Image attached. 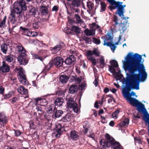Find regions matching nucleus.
I'll return each mask as SVG.
<instances>
[{
  "label": "nucleus",
  "instance_id": "e433bc0d",
  "mask_svg": "<svg viewBox=\"0 0 149 149\" xmlns=\"http://www.w3.org/2000/svg\"><path fill=\"white\" fill-rule=\"evenodd\" d=\"M82 38L83 40L85 42L86 44H91L92 42V39L91 38L86 37L84 36H82Z\"/></svg>",
  "mask_w": 149,
  "mask_h": 149
},
{
  "label": "nucleus",
  "instance_id": "f3484780",
  "mask_svg": "<svg viewBox=\"0 0 149 149\" xmlns=\"http://www.w3.org/2000/svg\"><path fill=\"white\" fill-rule=\"evenodd\" d=\"M40 11L42 15H48L49 12L47 7L42 5L40 7Z\"/></svg>",
  "mask_w": 149,
  "mask_h": 149
},
{
  "label": "nucleus",
  "instance_id": "9b49d317",
  "mask_svg": "<svg viewBox=\"0 0 149 149\" xmlns=\"http://www.w3.org/2000/svg\"><path fill=\"white\" fill-rule=\"evenodd\" d=\"M81 3V0H72L70 7L71 10H74L76 8H77L80 6Z\"/></svg>",
  "mask_w": 149,
  "mask_h": 149
},
{
  "label": "nucleus",
  "instance_id": "2f4dec72",
  "mask_svg": "<svg viewBox=\"0 0 149 149\" xmlns=\"http://www.w3.org/2000/svg\"><path fill=\"white\" fill-rule=\"evenodd\" d=\"M5 61L11 63L13 60V56L12 54H10L4 56Z\"/></svg>",
  "mask_w": 149,
  "mask_h": 149
},
{
  "label": "nucleus",
  "instance_id": "6ab92c4d",
  "mask_svg": "<svg viewBox=\"0 0 149 149\" xmlns=\"http://www.w3.org/2000/svg\"><path fill=\"white\" fill-rule=\"evenodd\" d=\"M86 56H92L93 55H94L97 57L100 56L99 52L97 51L96 49H94L92 51L90 50H88L86 52Z\"/></svg>",
  "mask_w": 149,
  "mask_h": 149
},
{
  "label": "nucleus",
  "instance_id": "864d4df0",
  "mask_svg": "<svg viewBox=\"0 0 149 149\" xmlns=\"http://www.w3.org/2000/svg\"><path fill=\"white\" fill-rule=\"evenodd\" d=\"M119 112V111L118 110H116L112 114V116L113 118H117Z\"/></svg>",
  "mask_w": 149,
  "mask_h": 149
},
{
  "label": "nucleus",
  "instance_id": "c9c22d12",
  "mask_svg": "<svg viewBox=\"0 0 149 149\" xmlns=\"http://www.w3.org/2000/svg\"><path fill=\"white\" fill-rule=\"evenodd\" d=\"M84 32L87 36H93L95 34V32L93 30H90L88 29L85 30Z\"/></svg>",
  "mask_w": 149,
  "mask_h": 149
},
{
  "label": "nucleus",
  "instance_id": "dca6fc26",
  "mask_svg": "<svg viewBox=\"0 0 149 149\" xmlns=\"http://www.w3.org/2000/svg\"><path fill=\"white\" fill-rule=\"evenodd\" d=\"M79 136L78 133L75 130H72L70 132V138L74 141H75L79 139Z\"/></svg>",
  "mask_w": 149,
  "mask_h": 149
},
{
  "label": "nucleus",
  "instance_id": "0eeeda50",
  "mask_svg": "<svg viewBox=\"0 0 149 149\" xmlns=\"http://www.w3.org/2000/svg\"><path fill=\"white\" fill-rule=\"evenodd\" d=\"M51 61L54 65L57 68L60 67L63 64V60L61 57L56 56L54 57Z\"/></svg>",
  "mask_w": 149,
  "mask_h": 149
},
{
  "label": "nucleus",
  "instance_id": "4be33fe9",
  "mask_svg": "<svg viewBox=\"0 0 149 149\" xmlns=\"http://www.w3.org/2000/svg\"><path fill=\"white\" fill-rule=\"evenodd\" d=\"M66 91L64 89L61 88H58L56 91L55 94L58 96L64 97Z\"/></svg>",
  "mask_w": 149,
  "mask_h": 149
},
{
  "label": "nucleus",
  "instance_id": "f704fd0d",
  "mask_svg": "<svg viewBox=\"0 0 149 149\" xmlns=\"http://www.w3.org/2000/svg\"><path fill=\"white\" fill-rule=\"evenodd\" d=\"M87 59L91 62L93 65L95 66L96 64V61L94 57L91 56H86Z\"/></svg>",
  "mask_w": 149,
  "mask_h": 149
},
{
  "label": "nucleus",
  "instance_id": "a878e982",
  "mask_svg": "<svg viewBox=\"0 0 149 149\" xmlns=\"http://www.w3.org/2000/svg\"><path fill=\"white\" fill-rule=\"evenodd\" d=\"M34 100L36 102V103H38L39 102L41 106H44L47 103L46 102V100L45 99H42L41 98H35Z\"/></svg>",
  "mask_w": 149,
  "mask_h": 149
},
{
  "label": "nucleus",
  "instance_id": "58836bf2",
  "mask_svg": "<svg viewBox=\"0 0 149 149\" xmlns=\"http://www.w3.org/2000/svg\"><path fill=\"white\" fill-rule=\"evenodd\" d=\"M40 105H36V111L38 112L39 115H42L43 113L42 109Z\"/></svg>",
  "mask_w": 149,
  "mask_h": 149
},
{
  "label": "nucleus",
  "instance_id": "423d86ee",
  "mask_svg": "<svg viewBox=\"0 0 149 149\" xmlns=\"http://www.w3.org/2000/svg\"><path fill=\"white\" fill-rule=\"evenodd\" d=\"M112 39L113 38L111 36H109L108 38L105 39L104 40L103 45L104 46L106 45L107 47H110L111 49L114 52L116 48V47L115 45L114 44H113Z\"/></svg>",
  "mask_w": 149,
  "mask_h": 149
},
{
  "label": "nucleus",
  "instance_id": "bb28decb",
  "mask_svg": "<svg viewBox=\"0 0 149 149\" xmlns=\"http://www.w3.org/2000/svg\"><path fill=\"white\" fill-rule=\"evenodd\" d=\"M55 105L54 104H51L47 108V111L48 113H51L56 110Z\"/></svg>",
  "mask_w": 149,
  "mask_h": 149
},
{
  "label": "nucleus",
  "instance_id": "49530a36",
  "mask_svg": "<svg viewBox=\"0 0 149 149\" xmlns=\"http://www.w3.org/2000/svg\"><path fill=\"white\" fill-rule=\"evenodd\" d=\"M20 29L22 30L23 31L26 32L27 35L28 36H29V34H30L31 35V33L29 31V29L28 28H25L21 26L20 27Z\"/></svg>",
  "mask_w": 149,
  "mask_h": 149
},
{
  "label": "nucleus",
  "instance_id": "603ef678",
  "mask_svg": "<svg viewBox=\"0 0 149 149\" xmlns=\"http://www.w3.org/2000/svg\"><path fill=\"white\" fill-rule=\"evenodd\" d=\"M109 70L111 73H113L115 72V68L114 67L110 65L109 66Z\"/></svg>",
  "mask_w": 149,
  "mask_h": 149
},
{
  "label": "nucleus",
  "instance_id": "69168bd1",
  "mask_svg": "<svg viewBox=\"0 0 149 149\" xmlns=\"http://www.w3.org/2000/svg\"><path fill=\"white\" fill-rule=\"evenodd\" d=\"M58 7L56 6H54L52 8V10L57 11L58 10Z\"/></svg>",
  "mask_w": 149,
  "mask_h": 149
},
{
  "label": "nucleus",
  "instance_id": "b1692460",
  "mask_svg": "<svg viewBox=\"0 0 149 149\" xmlns=\"http://www.w3.org/2000/svg\"><path fill=\"white\" fill-rule=\"evenodd\" d=\"M18 79L23 84L27 85L28 84L29 82L26 79L25 75H23V76H21V77H19Z\"/></svg>",
  "mask_w": 149,
  "mask_h": 149
},
{
  "label": "nucleus",
  "instance_id": "e2e57ef3",
  "mask_svg": "<svg viewBox=\"0 0 149 149\" xmlns=\"http://www.w3.org/2000/svg\"><path fill=\"white\" fill-rule=\"evenodd\" d=\"M75 79L74 81H76L77 83H80L81 82V80L79 77H77V76L75 75Z\"/></svg>",
  "mask_w": 149,
  "mask_h": 149
},
{
  "label": "nucleus",
  "instance_id": "79ce46f5",
  "mask_svg": "<svg viewBox=\"0 0 149 149\" xmlns=\"http://www.w3.org/2000/svg\"><path fill=\"white\" fill-rule=\"evenodd\" d=\"M14 94V92L13 91H10L7 94H5L3 95L4 99H8L10 97Z\"/></svg>",
  "mask_w": 149,
  "mask_h": 149
},
{
  "label": "nucleus",
  "instance_id": "052dcab7",
  "mask_svg": "<svg viewBox=\"0 0 149 149\" xmlns=\"http://www.w3.org/2000/svg\"><path fill=\"white\" fill-rule=\"evenodd\" d=\"M76 72L79 74L81 73V71L80 70V68L78 66H75Z\"/></svg>",
  "mask_w": 149,
  "mask_h": 149
},
{
  "label": "nucleus",
  "instance_id": "4c0bfd02",
  "mask_svg": "<svg viewBox=\"0 0 149 149\" xmlns=\"http://www.w3.org/2000/svg\"><path fill=\"white\" fill-rule=\"evenodd\" d=\"M15 70L16 72L18 73L19 77H21V76H23V75H24L23 72V68L22 67L19 68H16Z\"/></svg>",
  "mask_w": 149,
  "mask_h": 149
},
{
  "label": "nucleus",
  "instance_id": "4d7b16f0",
  "mask_svg": "<svg viewBox=\"0 0 149 149\" xmlns=\"http://www.w3.org/2000/svg\"><path fill=\"white\" fill-rule=\"evenodd\" d=\"M39 22H35L33 23L32 24V26L33 28H34L35 29H38L39 26Z\"/></svg>",
  "mask_w": 149,
  "mask_h": 149
},
{
  "label": "nucleus",
  "instance_id": "2eb2a0df",
  "mask_svg": "<svg viewBox=\"0 0 149 149\" xmlns=\"http://www.w3.org/2000/svg\"><path fill=\"white\" fill-rule=\"evenodd\" d=\"M81 29L79 27L75 26H72L71 28V29L70 30V32H69V30H67L66 32L68 34H70L72 35L73 33L71 31H73L75 32L77 35H78L80 33Z\"/></svg>",
  "mask_w": 149,
  "mask_h": 149
},
{
  "label": "nucleus",
  "instance_id": "473e14b6",
  "mask_svg": "<svg viewBox=\"0 0 149 149\" xmlns=\"http://www.w3.org/2000/svg\"><path fill=\"white\" fill-rule=\"evenodd\" d=\"M129 122V120L128 118H126L123 121L121 122L118 125L120 127H124L125 126H127Z\"/></svg>",
  "mask_w": 149,
  "mask_h": 149
},
{
  "label": "nucleus",
  "instance_id": "a18cd8bd",
  "mask_svg": "<svg viewBox=\"0 0 149 149\" xmlns=\"http://www.w3.org/2000/svg\"><path fill=\"white\" fill-rule=\"evenodd\" d=\"M92 41L93 43L97 45H99L101 43V41L100 39L95 37H93L92 38Z\"/></svg>",
  "mask_w": 149,
  "mask_h": 149
},
{
  "label": "nucleus",
  "instance_id": "f8f14e48",
  "mask_svg": "<svg viewBox=\"0 0 149 149\" xmlns=\"http://www.w3.org/2000/svg\"><path fill=\"white\" fill-rule=\"evenodd\" d=\"M10 70V66L7 64L6 61H3L2 63V65L0 67V71L3 73L8 72Z\"/></svg>",
  "mask_w": 149,
  "mask_h": 149
},
{
  "label": "nucleus",
  "instance_id": "7c9ffc66",
  "mask_svg": "<svg viewBox=\"0 0 149 149\" xmlns=\"http://www.w3.org/2000/svg\"><path fill=\"white\" fill-rule=\"evenodd\" d=\"M63 112L61 110H57L56 109L54 114V116L55 118H57L60 117L63 113Z\"/></svg>",
  "mask_w": 149,
  "mask_h": 149
},
{
  "label": "nucleus",
  "instance_id": "cd10ccee",
  "mask_svg": "<svg viewBox=\"0 0 149 149\" xmlns=\"http://www.w3.org/2000/svg\"><path fill=\"white\" fill-rule=\"evenodd\" d=\"M62 125L58 123L56 125L55 130L57 133V134L56 135V136L58 134L60 135L61 133Z\"/></svg>",
  "mask_w": 149,
  "mask_h": 149
},
{
  "label": "nucleus",
  "instance_id": "c03bdc74",
  "mask_svg": "<svg viewBox=\"0 0 149 149\" xmlns=\"http://www.w3.org/2000/svg\"><path fill=\"white\" fill-rule=\"evenodd\" d=\"M118 24H116L113 23V25L111 27V30L113 32H116L118 30Z\"/></svg>",
  "mask_w": 149,
  "mask_h": 149
},
{
  "label": "nucleus",
  "instance_id": "a211bd4d",
  "mask_svg": "<svg viewBox=\"0 0 149 149\" xmlns=\"http://www.w3.org/2000/svg\"><path fill=\"white\" fill-rule=\"evenodd\" d=\"M72 117V114L69 113H67L61 120V121L64 122L70 121Z\"/></svg>",
  "mask_w": 149,
  "mask_h": 149
},
{
  "label": "nucleus",
  "instance_id": "6e6552de",
  "mask_svg": "<svg viewBox=\"0 0 149 149\" xmlns=\"http://www.w3.org/2000/svg\"><path fill=\"white\" fill-rule=\"evenodd\" d=\"M15 45L17 49L18 53L20 54L19 56H24L27 55L25 49L21 43H18V44H15Z\"/></svg>",
  "mask_w": 149,
  "mask_h": 149
},
{
  "label": "nucleus",
  "instance_id": "7ed1b4c3",
  "mask_svg": "<svg viewBox=\"0 0 149 149\" xmlns=\"http://www.w3.org/2000/svg\"><path fill=\"white\" fill-rule=\"evenodd\" d=\"M111 5L108 7L111 11L115 10L117 8V10L116 14H118L120 17L124 16V8L125 7L126 5H122L123 3L119 1L116 2L115 0H107Z\"/></svg>",
  "mask_w": 149,
  "mask_h": 149
},
{
  "label": "nucleus",
  "instance_id": "5fc2aeb1",
  "mask_svg": "<svg viewBox=\"0 0 149 149\" xmlns=\"http://www.w3.org/2000/svg\"><path fill=\"white\" fill-rule=\"evenodd\" d=\"M13 130L15 132V136L17 137L20 136L22 133L19 130H16L13 129Z\"/></svg>",
  "mask_w": 149,
  "mask_h": 149
},
{
  "label": "nucleus",
  "instance_id": "a19ab883",
  "mask_svg": "<svg viewBox=\"0 0 149 149\" xmlns=\"http://www.w3.org/2000/svg\"><path fill=\"white\" fill-rule=\"evenodd\" d=\"M110 63L111 65L114 67L115 68H117L118 67L117 62L115 60L111 61Z\"/></svg>",
  "mask_w": 149,
  "mask_h": 149
},
{
  "label": "nucleus",
  "instance_id": "1a4fd4ad",
  "mask_svg": "<svg viewBox=\"0 0 149 149\" xmlns=\"http://www.w3.org/2000/svg\"><path fill=\"white\" fill-rule=\"evenodd\" d=\"M29 58L27 55L24 56H19L18 61L20 65H26L29 62Z\"/></svg>",
  "mask_w": 149,
  "mask_h": 149
},
{
  "label": "nucleus",
  "instance_id": "20e7f679",
  "mask_svg": "<svg viewBox=\"0 0 149 149\" xmlns=\"http://www.w3.org/2000/svg\"><path fill=\"white\" fill-rule=\"evenodd\" d=\"M105 139H102L100 141V145H102L103 148H109L116 141L115 139L109 134L106 133L105 135Z\"/></svg>",
  "mask_w": 149,
  "mask_h": 149
},
{
  "label": "nucleus",
  "instance_id": "aec40b11",
  "mask_svg": "<svg viewBox=\"0 0 149 149\" xmlns=\"http://www.w3.org/2000/svg\"><path fill=\"white\" fill-rule=\"evenodd\" d=\"M78 91V86L75 85H72L70 86L69 89V93L71 94H74L77 92Z\"/></svg>",
  "mask_w": 149,
  "mask_h": 149
},
{
  "label": "nucleus",
  "instance_id": "72a5a7b5",
  "mask_svg": "<svg viewBox=\"0 0 149 149\" xmlns=\"http://www.w3.org/2000/svg\"><path fill=\"white\" fill-rule=\"evenodd\" d=\"M7 17L5 16L3 20H0V28H5L6 27V21Z\"/></svg>",
  "mask_w": 149,
  "mask_h": 149
},
{
  "label": "nucleus",
  "instance_id": "3c124183",
  "mask_svg": "<svg viewBox=\"0 0 149 149\" xmlns=\"http://www.w3.org/2000/svg\"><path fill=\"white\" fill-rule=\"evenodd\" d=\"M119 25L122 28L121 29L123 31V33L126 30L127 27L126 25L123 23H120Z\"/></svg>",
  "mask_w": 149,
  "mask_h": 149
},
{
  "label": "nucleus",
  "instance_id": "774afa93",
  "mask_svg": "<svg viewBox=\"0 0 149 149\" xmlns=\"http://www.w3.org/2000/svg\"><path fill=\"white\" fill-rule=\"evenodd\" d=\"M109 91V89L107 87L105 88L104 90V92L105 93H108Z\"/></svg>",
  "mask_w": 149,
  "mask_h": 149
},
{
  "label": "nucleus",
  "instance_id": "f257e3e1",
  "mask_svg": "<svg viewBox=\"0 0 149 149\" xmlns=\"http://www.w3.org/2000/svg\"><path fill=\"white\" fill-rule=\"evenodd\" d=\"M125 60L123 61V67L129 74H128L125 81V86L122 91L123 95L130 104L136 108L139 112L147 113L144 105L135 98L131 97L135 95V93L133 91L130 93L132 89L139 90L140 82L144 81L147 77V74L143 64V61H141V56L137 53L133 54L130 52L126 57Z\"/></svg>",
  "mask_w": 149,
  "mask_h": 149
},
{
  "label": "nucleus",
  "instance_id": "4468645a",
  "mask_svg": "<svg viewBox=\"0 0 149 149\" xmlns=\"http://www.w3.org/2000/svg\"><path fill=\"white\" fill-rule=\"evenodd\" d=\"M10 47L9 44L3 43L1 45V51L3 54H6L9 52Z\"/></svg>",
  "mask_w": 149,
  "mask_h": 149
},
{
  "label": "nucleus",
  "instance_id": "de8ad7c7",
  "mask_svg": "<svg viewBox=\"0 0 149 149\" xmlns=\"http://www.w3.org/2000/svg\"><path fill=\"white\" fill-rule=\"evenodd\" d=\"M75 75H76L75 74H74V75H69L68 77V80L69 79L71 82H73L75 81Z\"/></svg>",
  "mask_w": 149,
  "mask_h": 149
},
{
  "label": "nucleus",
  "instance_id": "37998d69",
  "mask_svg": "<svg viewBox=\"0 0 149 149\" xmlns=\"http://www.w3.org/2000/svg\"><path fill=\"white\" fill-rule=\"evenodd\" d=\"M100 5L101 6V9L100 11L103 12L105 10L106 5L105 3L104 2H101Z\"/></svg>",
  "mask_w": 149,
  "mask_h": 149
},
{
  "label": "nucleus",
  "instance_id": "ea45409f",
  "mask_svg": "<svg viewBox=\"0 0 149 149\" xmlns=\"http://www.w3.org/2000/svg\"><path fill=\"white\" fill-rule=\"evenodd\" d=\"M37 10L34 7H32L30 9L29 13V15L33 16L35 17V15L36 14Z\"/></svg>",
  "mask_w": 149,
  "mask_h": 149
},
{
  "label": "nucleus",
  "instance_id": "9d476101",
  "mask_svg": "<svg viewBox=\"0 0 149 149\" xmlns=\"http://www.w3.org/2000/svg\"><path fill=\"white\" fill-rule=\"evenodd\" d=\"M76 58L73 55H71L67 57L65 61V63L67 65H73L75 63Z\"/></svg>",
  "mask_w": 149,
  "mask_h": 149
},
{
  "label": "nucleus",
  "instance_id": "338daca9",
  "mask_svg": "<svg viewBox=\"0 0 149 149\" xmlns=\"http://www.w3.org/2000/svg\"><path fill=\"white\" fill-rule=\"evenodd\" d=\"M99 104H100V103H98V101H96L94 104V107L98 109L99 108V106L98 105Z\"/></svg>",
  "mask_w": 149,
  "mask_h": 149
},
{
  "label": "nucleus",
  "instance_id": "393cba45",
  "mask_svg": "<svg viewBox=\"0 0 149 149\" xmlns=\"http://www.w3.org/2000/svg\"><path fill=\"white\" fill-rule=\"evenodd\" d=\"M68 77L65 74L61 75L60 77L59 80L62 84L66 83L68 81Z\"/></svg>",
  "mask_w": 149,
  "mask_h": 149
},
{
  "label": "nucleus",
  "instance_id": "13d9d810",
  "mask_svg": "<svg viewBox=\"0 0 149 149\" xmlns=\"http://www.w3.org/2000/svg\"><path fill=\"white\" fill-rule=\"evenodd\" d=\"M1 116H0V127H1L2 125L4 123H6V120H3L2 118H1Z\"/></svg>",
  "mask_w": 149,
  "mask_h": 149
},
{
  "label": "nucleus",
  "instance_id": "c756f323",
  "mask_svg": "<svg viewBox=\"0 0 149 149\" xmlns=\"http://www.w3.org/2000/svg\"><path fill=\"white\" fill-rule=\"evenodd\" d=\"M54 65V64L51 60L49 63L45 67L43 71L44 72H45L46 71L49 70Z\"/></svg>",
  "mask_w": 149,
  "mask_h": 149
},
{
  "label": "nucleus",
  "instance_id": "f03ea898",
  "mask_svg": "<svg viewBox=\"0 0 149 149\" xmlns=\"http://www.w3.org/2000/svg\"><path fill=\"white\" fill-rule=\"evenodd\" d=\"M27 7L23 0H20L15 2L11 7V13L9 17V21L13 26L12 30L18 24V22L21 19L24 11L26 10Z\"/></svg>",
  "mask_w": 149,
  "mask_h": 149
},
{
  "label": "nucleus",
  "instance_id": "bf43d9fd",
  "mask_svg": "<svg viewBox=\"0 0 149 149\" xmlns=\"http://www.w3.org/2000/svg\"><path fill=\"white\" fill-rule=\"evenodd\" d=\"M98 78H97V77H95V80L93 82V83L95 85L96 87L98 86Z\"/></svg>",
  "mask_w": 149,
  "mask_h": 149
},
{
  "label": "nucleus",
  "instance_id": "0e129e2a",
  "mask_svg": "<svg viewBox=\"0 0 149 149\" xmlns=\"http://www.w3.org/2000/svg\"><path fill=\"white\" fill-rule=\"evenodd\" d=\"M4 91V88L2 86H0V94H2Z\"/></svg>",
  "mask_w": 149,
  "mask_h": 149
},
{
  "label": "nucleus",
  "instance_id": "412c9836",
  "mask_svg": "<svg viewBox=\"0 0 149 149\" xmlns=\"http://www.w3.org/2000/svg\"><path fill=\"white\" fill-rule=\"evenodd\" d=\"M18 92L20 94L23 95H26L28 93V90L26 89L23 86L18 87L17 89Z\"/></svg>",
  "mask_w": 149,
  "mask_h": 149
},
{
  "label": "nucleus",
  "instance_id": "8fccbe9b",
  "mask_svg": "<svg viewBox=\"0 0 149 149\" xmlns=\"http://www.w3.org/2000/svg\"><path fill=\"white\" fill-rule=\"evenodd\" d=\"M18 98L16 97H13L9 100V101L12 104H14L17 102L18 100Z\"/></svg>",
  "mask_w": 149,
  "mask_h": 149
},
{
  "label": "nucleus",
  "instance_id": "6e6d98bb",
  "mask_svg": "<svg viewBox=\"0 0 149 149\" xmlns=\"http://www.w3.org/2000/svg\"><path fill=\"white\" fill-rule=\"evenodd\" d=\"M118 17L116 15H114L113 19V22H114L113 23L116 24H119V23L118 22Z\"/></svg>",
  "mask_w": 149,
  "mask_h": 149
},
{
  "label": "nucleus",
  "instance_id": "680f3d73",
  "mask_svg": "<svg viewBox=\"0 0 149 149\" xmlns=\"http://www.w3.org/2000/svg\"><path fill=\"white\" fill-rule=\"evenodd\" d=\"M86 126L84 125H83V127L84 128V129L83 130V133L84 134H86L88 131V128L85 127Z\"/></svg>",
  "mask_w": 149,
  "mask_h": 149
},
{
  "label": "nucleus",
  "instance_id": "5701e85b",
  "mask_svg": "<svg viewBox=\"0 0 149 149\" xmlns=\"http://www.w3.org/2000/svg\"><path fill=\"white\" fill-rule=\"evenodd\" d=\"M64 99L62 97H58L55 100L54 103L55 105L58 107L61 106L64 102Z\"/></svg>",
  "mask_w": 149,
  "mask_h": 149
},
{
  "label": "nucleus",
  "instance_id": "39448f33",
  "mask_svg": "<svg viewBox=\"0 0 149 149\" xmlns=\"http://www.w3.org/2000/svg\"><path fill=\"white\" fill-rule=\"evenodd\" d=\"M67 107L70 108H72L74 112L78 113L79 109L78 108V104L74 100L72 97H69L67 102Z\"/></svg>",
  "mask_w": 149,
  "mask_h": 149
},
{
  "label": "nucleus",
  "instance_id": "c85d7f7f",
  "mask_svg": "<svg viewBox=\"0 0 149 149\" xmlns=\"http://www.w3.org/2000/svg\"><path fill=\"white\" fill-rule=\"evenodd\" d=\"M74 18L76 19L77 24H81L84 23V22L81 19L80 16L77 14H75Z\"/></svg>",
  "mask_w": 149,
  "mask_h": 149
},
{
  "label": "nucleus",
  "instance_id": "09e8293b",
  "mask_svg": "<svg viewBox=\"0 0 149 149\" xmlns=\"http://www.w3.org/2000/svg\"><path fill=\"white\" fill-rule=\"evenodd\" d=\"M99 60L100 65H103V66H104L106 63H105L104 57L102 56H101Z\"/></svg>",
  "mask_w": 149,
  "mask_h": 149
},
{
  "label": "nucleus",
  "instance_id": "ddd939ff",
  "mask_svg": "<svg viewBox=\"0 0 149 149\" xmlns=\"http://www.w3.org/2000/svg\"><path fill=\"white\" fill-rule=\"evenodd\" d=\"M64 45V43L63 42H61L59 43L53 47L51 49L52 53L53 54L57 53L59 51Z\"/></svg>",
  "mask_w": 149,
  "mask_h": 149
}]
</instances>
